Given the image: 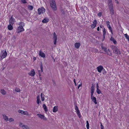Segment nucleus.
<instances>
[{
    "instance_id": "54",
    "label": "nucleus",
    "mask_w": 129,
    "mask_h": 129,
    "mask_svg": "<svg viewBox=\"0 0 129 129\" xmlns=\"http://www.w3.org/2000/svg\"><path fill=\"white\" fill-rule=\"evenodd\" d=\"M100 30V28L99 27H98L97 28V30L99 31Z\"/></svg>"
},
{
    "instance_id": "1",
    "label": "nucleus",
    "mask_w": 129,
    "mask_h": 129,
    "mask_svg": "<svg viewBox=\"0 0 129 129\" xmlns=\"http://www.w3.org/2000/svg\"><path fill=\"white\" fill-rule=\"evenodd\" d=\"M50 6L54 11L57 10V7L55 0H50Z\"/></svg>"
},
{
    "instance_id": "55",
    "label": "nucleus",
    "mask_w": 129,
    "mask_h": 129,
    "mask_svg": "<svg viewBox=\"0 0 129 129\" xmlns=\"http://www.w3.org/2000/svg\"><path fill=\"white\" fill-rule=\"evenodd\" d=\"M41 71H39V75H40V74H41V73H41Z\"/></svg>"
},
{
    "instance_id": "64",
    "label": "nucleus",
    "mask_w": 129,
    "mask_h": 129,
    "mask_svg": "<svg viewBox=\"0 0 129 129\" xmlns=\"http://www.w3.org/2000/svg\"><path fill=\"white\" fill-rule=\"evenodd\" d=\"M105 73V72H103L104 74Z\"/></svg>"
},
{
    "instance_id": "36",
    "label": "nucleus",
    "mask_w": 129,
    "mask_h": 129,
    "mask_svg": "<svg viewBox=\"0 0 129 129\" xmlns=\"http://www.w3.org/2000/svg\"><path fill=\"white\" fill-rule=\"evenodd\" d=\"M109 29L111 31V33L112 34V28L110 26H109L108 27Z\"/></svg>"
},
{
    "instance_id": "57",
    "label": "nucleus",
    "mask_w": 129,
    "mask_h": 129,
    "mask_svg": "<svg viewBox=\"0 0 129 129\" xmlns=\"http://www.w3.org/2000/svg\"><path fill=\"white\" fill-rule=\"evenodd\" d=\"M74 83H75L76 81H75V79H74Z\"/></svg>"
},
{
    "instance_id": "28",
    "label": "nucleus",
    "mask_w": 129,
    "mask_h": 129,
    "mask_svg": "<svg viewBox=\"0 0 129 129\" xmlns=\"http://www.w3.org/2000/svg\"><path fill=\"white\" fill-rule=\"evenodd\" d=\"M103 37L104 39L105 38V35H106V30L105 28H104L103 29Z\"/></svg>"
},
{
    "instance_id": "63",
    "label": "nucleus",
    "mask_w": 129,
    "mask_h": 129,
    "mask_svg": "<svg viewBox=\"0 0 129 129\" xmlns=\"http://www.w3.org/2000/svg\"><path fill=\"white\" fill-rule=\"evenodd\" d=\"M105 73V72H103L104 74Z\"/></svg>"
},
{
    "instance_id": "29",
    "label": "nucleus",
    "mask_w": 129,
    "mask_h": 129,
    "mask_svg": "<svg viewBox=\"0 0 129 129\" xmlns=\"http://www.w3.org/2000/svg\"><path fill=\"white\" fill-rule=\"evenodd\" d=\"M28 9L29 10H32L33 9V7L32 6H31L30 5H28Z\"/></svg>"
},
{
    "instance_id": "41",
    "label": "nucleus",
    "mask_w": 129,
    "mask_h": 129,
    "mask_svg": "<svg viewBox=\"0 0 129 129\" xmlns=\"http://www.w3.org/2000/svg\"><path fill=\"white\" fill-rule=\"evenodd\" d=\"M21 2L23 4H26L27 3L26 1L25 0H21Z\"/></svg>"
},
{
    "instance_id": "6",
    "label": "nucleus",
    "mask_w": 129,
    "mask_h": 129,
    "mask_svg": "<svg viewBox=\"0 0 129 129\" xmlns=\"http://www.w3.org/2000/svg\"><path fill=\"white\" fill-rule=\"evenodd\" d=\"M24 28L22 26H19L18 27L17 29V33H20L22 31H24Z\"/></svg>"
},
{
    "instance_id": "19",
    "label": "nucleus",
    "mask_w": 129,
    "mask_h": 129,
    "mask_svg": "<svg viewBox=\"0 0 129 129\" xmlns=\"http://www.w3.org/2000/svg\"><path fill=\"white\" fill-rule=\"evenodd\" d=\"M3 118L5 121H7L8 120V117L4 114L3 115Z\"/></svg>"
},
{
    "instance_id": "17",
    "label": "nucleus",
    "mask_w": 129,
    "mask_h": 129,
    "mask_svg": "<svg viewBox=\"0 0 129 129\" xmlns=\"http://www.w3.org/2000/svg\"><path fill=\"white\" fill-rule=\"evenodd\" d=\"M91 99L92 100V101L95 104H97L96 99L95 97H92V98H91Z\"/></svg>"
},
{
    "instance_id": "62",
    "label": "nucleus",
    "mask_w": 129,
    "mask_h": 129,
    "mask_svg": "<svg viewBox=\"0 0 129 129\" xmlns=\"http://www.w3.org/2000/svg\"><path fill=\"white\" fill-rule=\"evenodd\" d=\"M105 73H106V72L105 71Z\"/></svg>"
},
{
    "instance_id": "9",
    "label": "nucleus",
    "mask_w": 129,
    "mask_h": 129,
    "mask_svg": "<svg viewBox=\"0 0 129 129\" xmlns=\"http://www.w3.org/2000/svg\"><path fill=\"white\" fill-rule=\"evenodd\" d=\"M37 115L39 118H41V119H43L45 120H47L46 118L44 115L40 114H38Z\"/></svg>"
},
{
    "instance_id": "21",
    "label": "nucleus",
    "mask_w": 129,
    "mask_h": 129,
    "mask_svg": "<svg viewBox=\"0 0 129 129\" xmlns=\"http://www.w3.org/2000/svg\"><path fill=\"white\" fill-rule=\"evenodd\" d=\"M110 40L113 41L114 43L116 44H117V42L116 40L113 38L111 37L110 38Z\"/></svg>"
},
{
    "instance_id": "51",
    "label": "nucleus",
    "mask_w": 129,
    "mask_h": 129,
    "mask_svg": "<svg viewBox=\"0 0 129 129\" xmlns=\"http://www.w3.org/2000/svg\"><path fill=\"white\" fill-rule=\"evenodd\" d=\"M81 85V84H79L78 86V89H79L80 87V86Z\"/></svg>"
},
{
    "instance_id": "25",
    "label": "nucleus",
    "mask_w": 129,
    "mask_h": 129,
    "mask_svg": "<svg viewBox=\"0 0 129 129\" xmlns=\"http://www.w3.org/2000/svg\"><path fill=\"white\" fill-rule=\"evenodd\" d=\"M1 92L3 95H4L6 94V92L4 89H1Z\"/></svg>"
},
{
    "instance_id": "38",
    "label": "nucleus",
    "mask_w": 129,
    "mask_h": 129,
    "mask_svg": "<svg viewBox=\"0 0 129 129\" xmlns=\"http://www.w3.org/2000/svg\"><path fill=\"white\" fill-rule=\"evenodd\" d=\"M40 68L41 70V72H42L43 71V66H42V64H41L40 66Z\"/></svg>"
},
{
    "instance_id": "35",
    "label": "nucleus",
    "mask_w": 129,
    "mask_h": 129,
    "mask_svg": "<svg viewBox=\"0 0 129 129\" xmlns=\"http://www.w3.org/2000/svg\"><path fill=\"white\" fill-rule=\"evenodd\" d=\"M41 100L42 101H43L44 100V96H43L42 93L41 94Z\"/></svg>"
},
{
    "instance_id": "60",
    "label": "nucleus",
    "mask_w": 129,
    "mask_h": 129,
    "mask_svg": "<svg viewBox=\"0 0 129 129\" xmlns=\"http://www.w3.org/2000/svg\"><path fill=\"white\" fill-rule=\"evenodd\" d=\"M116 3H117V4L118 3V2H117V1L116 2Z\"/></svg>"
},
{
    "instance_id": "7",
    "label": "nucleus",
    "mask_w": 129,
    "mask_h": 129,
    "mask_svg": "<svg viewBox=\"0 0 129 129\" xmlns=\"http://www.w3.org/2000/svg\"><path fill=\"white\" fill-rule=\"evenodd\" d=\"M96 69L97 70L98 72L100 73H101L102 71L103 70L105 71V70L104 69L103 67L101 66H99Z\"/></svg>"
},
{
    "instance_id": "31",
    "label": "nucleus",
    "mask_w": 129,
    "mask_h": 129,
    "mask_svg": "<svg viewBox=\"0 0 129 129\" xmlns=\"http://www.w3.org/2000/svg\"><path fill=\"white\" fill-rule=\"evenodd\" d=\"M43 108L46 112L47 111V107L45 104H44L43 105Z\"/></svg>"
},
{
    "instance_id": "20",
    "label": "nucleus",
    "mask_w": 129,
    "mask_h": 129,
    "mask_svg": "<svg viewBox=\"0 0 129 129\" xmlns=\"http://www.w3.org/2000/svg\"><path fill=\"white\" fill-rule=\"evenodd\" d=\"M2 53L3 54L2 56H7V53L6 50L3 51Z\"/></svg>"
},
{
    "instance_id": "4",
    "label": "nucleus",
    "mask_w": 129,
    "mask_h": 129,
    "mask_svg": "<svg viewBox=\"0 0 129 129\" xmlns=\"http://www.w3.org/2000/svg\"><path fill=\"white\" fill-rule=\"evenodd\" d=\"M45 11V9L43 7L39 8L38 9V13L40 15L41 13H44Z\"/></svg>"
},
{
    "instance_id": "40",
    "label": "nucleus",
    "mask_w": 129,
    "mask_h": 129,
    "mask_svg": "<svg viewBox=\"0 0 129 129\" xmlns=\"http://www.w3.org/2000/svg\"><path fill=\"white\" fill-rule=\"evenodd\" d=\"M106 23L107 24V27H108L109 26H110V22L109 21H106Z\"/></svg>"
},
{
    "instance_id": "61",
    "label": "nucleus",
    "mask_w": 129,
    "mask_h": 129,
    "mask_svg": "<svg viewBox=\"0 0 129 129\" xmlns=\"http://www.w3.org/2000/svg\"><path fill=\"white\" fill-rule=\"evenodd\" d=\"M75 86H76V82L75 83Z\"/></svg>"
},
{
    "instance_id": "58",
    "label": "nucleus",
    "mask_w": 129,
    "mask_h": 129,
    "mask_svg": "<svg viewBox=\"0 0 129 129\" xmlns=\"http://www.w3.org/2000/svg\"><path fill=\"white\" fill-rule=\"evenodd\" d=\"M103 27V26L102 25H100V27L101 28H102Z\"/></svg>"
},
{
    "instance_id": "56",
    "label": "nucleus",
    "mask_w": 129,
    "mask_h": 129,
    "mask_svg": "<svg viewBox=\"0 0 129 129\" xmlns=\"http://www.w3.org/2000/svg\"><path fill=\"white\" fill-rule=\"evenodd\" d=\"M52 59H53V60L54 62H55V59L53 57H52Z\"/></svg>"
},
{
    "instance_id": "37",
    "label": "nucleus",
    "mask_w": 129,
    "mask_h": 129,
    "mask_svg": "<svg viewBox=\"0 0 129 129\" xmlns=\"http://www.w3.org/2000/svg\"><path fill=\"white\" fill-rule=\"evenodd\" d=\"M18 112L22 114H23L24 112V111L22 110H19L18 111Z\"/></svg>"
},
{
    "instance_id": "50",
    "label": "nucleus",
    "mask_w": 129,
    "mask_h": 129,
    "mask_svg": "<svg viewBox=\"0 0 129 129\" xmlns=\"http://www.w3.org/2000/svg\"><path fill=\"white\" fill-rule=\"evenodd\" d=\"M12 39H16V37H15V36H13V37H12Z\"/></svg>"
},
{
    "instance_id": "10",
    "label": "nucleus",
    "mask_w": 129,
    "mask_h": 129,
    "mask_svg": "<svg viewBox=\"0 0 129 129\" xmlns=\"http://www.w3.org/2000/svg\"><path fill=\"white\" fill-rule=\"evenodd\" d=\"M113 52L115 53L116 54H118L119 53V51L118 49L116 47L113 46Z\"/></svg>"
},
{
    "instance_id": "26",
    "label": "nucleus",
    "mask_w": 129,
    "mask_h": 129,
    "mask_svg": "<svg viewBox=\"0 0 129 129\" xmlns=\"http://www.w3.org/2000/svg\"><path fill=\"white\" fill-rule=\"evenodd\" d=\"M11 25V24H10L8 27V29L9 30H11L13 29V27L12 26V25Z\"/></svg>"
},
{
    "instance_id": "8",
    "label": "nucleus",
    "mask_w": 129,
    "mask_h": 129,
    "mask_svg": "<svg viewBox=\"0 0 129 129\" xmlns=\"http://www.w3.org/2000/svg\"><path fill=\"white\" fill-rule=\"evenodd\" d=\"M53 40L54 43L55 45L56 43V40L57 39V35L55 33H54L53 34Z\"/></svg>"
},
{
    "instance_id": "18",
    "label": "nucleus",
    "mask_w": 129,
    "mask_h": 129,
    "mask_svg": "<svg viewBox=\"0 0 129 129\" xmlns=\"http://www.w3.org/2000/svg\"><path fill=\"white\" fill-rule=\"evenodd\" d=\"M40 102V103H41V102L40 101V96L38 95L37 97V104L39 105V104Z\"/></svg>"
},
{
    "instance_id": "5",
    "label": "nucleus",
    "mask_w": 129,
    "mask_h": 129,
    "mask_svg": "<svg viewBox=\"0 0 129 129\" xmlns=\"http://www.w3.org/2000/svg\"><path fill=\"white\" fill-rule=\"evenodd\" d=\"M75 110L76 111V113L79 118H80L81 117V115L78 109V107L76 105L75 106Z\"/></svg>"
},
{
    "instance_id": "59",
    "label": "nucleus",
    "mask_w": 129,
    "mask_h": 129,
    "mask_svg": "<svg viewBox=\"0 0 129 129\" xmlns=\"http://www.w3.org/2000/svg\"><path fill=\"white\" fill-rule=\"evenodd\" d=\"M105 39L103 38V39L102 41H103Z\"/></svg>"
},
{
    "instance_id": "27",
    "label": "nucleus",
    "mask_w": 129,
    "mask_h": 129,
    "mask_svg": "<svg viewBox=\"0 0 129 129\" xmlns=\"http://www.w3.org/2000/svg\"><path fill=\"white\" fill-rule=\"evenodd\" d=\"M91 92H94V91L95 90V89L94 86L92 85L91 87Z\"/></svg>"
},
{
    "instance_id": "39",
    "label": "nucleus",
    "mask_w": 129,
    "mask_h": 129,
    "mask_svg": "<svg viewBox=\"0 0 129 129\" xmlns=\"http://www.w3.org/2000/svg\"><path fill=\"white\" fill-rule=\"evenodd\" d=\"M15 91L17 92H20V89L18 88H16L15 89Z\"/></svg>"
},
{
    "instance_id": "24",
    "label": "nucleus",
    "mask_w": 129,
    "mask_h": 129,
    "mask_svg": "<svg viewBox=\"0 0 129 129\" xmlns=\"http://www.w3.org/2000/svg\"><path fill=\"white\" fill-rule=\"evenodd\" d=\"M18 25H19V26L21 27L22 26V27H23L25 25L24 23L22 22H20L19 23Z\"/></svg>"
},
{
    "instance_id": "11",
    "label": "nucleus",
    "mask_w": 129,
    "mask_h": 129,
    "mask_svg": "<svg viewBox=\"0 0 129 129\" xmlns=\"http://www.w3.org/2000/svg\"><path fill=\"white\" fill-rule=\"evenodd\" d=\"M15 21V19L13 18L12 17H11L9 20V24H11V25H13Z\"/></svg>"
},
{
    "instance_id": "2",
    "label": "nucleus",
    "mask_w": 129,
    "mask_h": 129,
    "mask_svg": "<svg viewBox=\"0 0 129 129\" xmlns=\"http://www.w3.org/2000/svg\"><path fill=\"white\" fill-rule=\"evenodd\" d=\"M108 4L109 7L110 14H111L113 15L114 14V12L112 0H108Z\"/></svg>"
},
{
    "instance_id": "16",
    "label": "nucleus",
    "mask_w": 129,
    "mask_h": 129,
    "mask_svg": "<svg viewBox=\"0 0 129 129\" xmlns=\"http://www.w3.org/2000/svg\"><path fill=\"white\" fill-rule=\"evenodd\" d=\"M39 54L41 56H45V54L41 50L39 51Z\"/></svg>"
},
{
    "instance_id": "12",
    "label": "nucleus",
    "mask_w": 129,
    "mask_h": 129,
    "mask_svg": "<svg viewBox=\"0 0 129 129\" xmlns=\"http://www.w3.org/2000/svg\"><path fill=\"white\" fill-rule=\"evenodd\" d=\"M96 21L94 20L93 22V24L91 25V27L92 29L96 27Z\"/></svg>"
},
{
    "instance_id": "14",
    "label": "nucleus",
    "mask_w": 129,
    "mask_h": 129,
    "mask_svg": "<svg viewBox=\"0 0 129 129\" xmlns=\"http://www.w3.org/2000/svg\"><path fill=\"white\" fill-rule=\"evenodd\" d=\"M80 45V44L79 43H76L75 44V47L77 49L79 48Z\"/></svg>"
},
{
    "instance_id": "42",
    "label": "nucleus",
    "mask_w": 129,
    "mask_h": 129,
    "mask_svg": "<svg viewBox=\"0 0 129 129\" xmlns=\"http://www.w3.org/2000/svg\"><path fill=\"white\" fill-rule=\"evenodd\" d=\"M28 114V112L27 111H24L23 113V114L24 115H27Z\"/></svg>"
},
{
    "instance_id": "23",
    "label": "nucleus",
    "mask_w": 129,
    "mask_h": 129,
    "mask_svg": "<svg viewBox=\"0 0 129 129\" xmlns=\"http://www.w3.org/2000/svg\"><path fill=\"white\" fill-rule=\"evenodd\" d=\"M22 129H29V127L26 125H24L22 126Z\"/></svg>"
},
{
    "instance_id": "46",
    "label": "nucleus",
    "mask_w": 129,
    "mask_h": 129,
    "mask_svg": "<svg viewBox=\"0 0 129 129\" xmlns=\"http://www.w3.org/2000/svg\"><path fill=\"white\" fill-rule=\"evenodd\" d=\"M23 125H23V124L22 123H20V124H19V126H20L21 127H22V126Z\"/></svg>"
},
{
    "instance_id": "22",
    "label": "nucleus",
    "mask_w": 129,
    "mask_h": 129,
    "mask_svg": "<svg viewBox=\"0 0 129 129\" xmlns=\"http://www.w3.org/2000/svg\"><path fill=\"white\" fill-rule=\"evenodd\" d=\"M58 110V108L57 107L55 106L53 107V111L54 112H56Z\"/></svg>"
},
{
    "instance_id": "15",
    "label": "nucleus",
    "mask_w": 129,
    "mask_h": 129,
    "mask_svg": "<svg viewBox=\"0 0 129 129\" xmlns=\"http://www.w3.org/2000/svg\"><path fill=\"white\" fill-rule=\"evenodd\" d=\"M49 20L47 18H46L42 21V22L43 23H46L49 21Z\"/></svg>"
},
{
    "instance_id": "34",
    "label": "nucleus",
    "mask_w": 129,
    "mask_h": 129,
    "mask_svg": "<svg viewBox=\"0 0 129 129\" xmlns=\"http://www.w3.org/2000/svg\"><path fill=\"white\" fill-rule=\"evenodd\" d=\"M96 91L98 94H100V93H101V91H100V90L99 89H97L96 90Z\"/></svg>"
},
{
    "instance_id": "30",
    "label": "nucleus",
    "mask_w": 129,
    "mask_h": 129,
    "mask_svg": "<svg viewBox=\"0 0 129 129\" xmlns=\"http://www.w3.org/2000/svg\"><path fill=\"white\" fill-rule=\"evenodd\" d=\"M22 10L23 12L21 13V14L22 15H24V14L26 13L27 12V10L25 9H22Z\"/></svg>"
},
{
    "instance_id": "48",
    "label": "nucleus",
    "mask_w": 129,
    "mask_h": 129,
    "mask_svg": "<svg viewBox=\"0 0 129 129\" xmlns=\"http://www.w3.org/2000/svg\"><path fill=\"white\" fill-rule=\"evenodd\" d=\"M96 88H97V89H99V87L98 85V83H97L96 84Z\"/></svg>"
},
{
    "instance_id": "49",
    "label": "nucleus",
    "mask_w": 129,
    "mask_h": 129,
    "mask_svg": "<svg viewBox=\"0 0 129 129\" xmlns=\"http://www.w3.org/2000/svg\"><path fill=\"white\" fill-rule=\"evenodd\" d=\"M4 57L3 58V57H0V60H2L4 58V57Z\"/></svg>"
},
{
    "instance_id": "33",
    "label": "nucleus",
    "mask_w": 129,
    "mask_h": 129,
    "mask_svg": "<svg viewBox=\"0 0 129 129\" xmlns=\"http://www.w3.org/2000/svg\"><path fill=\"white\" fill-rule=\"evenodd\" d=\"M86 126L87 129L89 128V125L88 121L87 120L86 121Z\"/></svg>"
},
{
    "instance_id": "44",
    "label": "nucleus",
    "mask_w": 129,
    "mask_h": 129,
    "mask_svg": "<svg viewBox=\"0 0 129 129\" xmlns=\"http://www.w3.org/2000/svg\"><path fill=\"white\" fill-rule=\"evenodd\" d=\"M102 13L101 12H99L98 14V15L99 17H101L102 16Z\"/></svg>"
},
{
    "instance_id": "45",
    "label": "nucleus",
    "mask_w": 129,
    "mask_h": 129,
    "mask_svg": "<svg viewBox=\"0 0 129 129\" xmlns=\"http://www.w3.org/2000/svg\"><path fill=\"white\" fill-rule=\"evenodd\" d=\"M91 93V98H92V97H94V96H93V92H90Z\"/></svg>"
},
{
    "instance_id": "43",
    "label": "nucleus",
    "mask_w": 129,
    "mask_h": 129,
    "mask_svg": "<svg viewBox=\"0 0 129 129\" xmlns=\"http://www.w3.org/2000/svg\"><path fill=\"white\" fill-rule=\"evenodd\" d=\"M9 121L10 122L13 121H14V119L12 118H10L9 120Z\"/></svg>"
},
{
    "instance_id": "3",
    "label": "nucleus",
    "mask_w": 129,
    "mask_h": 129,
    "mask_svg": "<svg viewBox=\"0 0 129 129\" xmlns=\"http://www.w3.org/2000/svg\"><path fill=\"white\" fill-rule=\"evenodd\" d=\"M102 49L103 50L105 51V54H107L109 56H111L112 55V53L110 51L109 49H107V48L105 47H103L102 46H101Z\"/></svg>"
},
{
    "instance_id": "32",
    "label": "nucleus",
    "mask_w": 129,
    "mask_h": 129,
    "mask_svg": "<svg viewBox=\"0 0 129 129\" xmlns=\"http://www.w3.org/2000/svg\"><path fill=\"white\" fill-rule=\"evenodd\" d=\"M124 37L126 38L127 39L128 41H129V36L127 34H126L124 35Z\"/></svg>"
},
{
    "instance_id": "53",
    "label": "nucleus",
    "mask_w": 129,
    "mask_h": 129,
    "mask_svg": "<svg viewBox=\"0 0 129 129\" xmlns=\"http://www.w3.org/2000/svg\"><path fill=\"white\" fill-rule=\"evenodd\" d=\"M94 50L96 52H97L98 51V50L97 49H94Z\"/></svg>"
},
{
    "instance_id": "47",
    "label": "nucleus",
    "mask_w": 129,
    "mask_h": 129,
    "mask_svg": "<svg viewBox=\"0 0 129 129\" xmlns=\"http://www.w3.org/2000/svg\"><path fill=\"white\" fill-rule=\"evenodd\" d=\"M101 129H104V127L103 126V125H102V123L101 124Z\"/></svg>"
},
{
    "instance_id": "52",
    "label": "nucleus",
    "mask_w": 129,
    "mask_h": 129,
    "mask_svg": "<svg viewBox=\"0 0 129 129\" xmlns=\"http://www.w3.org/2000/svg\"><path fill=\"white\" fill-rule=\"evenodd\" d=\"M36 59V57H34L33 59L34 61H35Z\"/></svg>"
},
{
    "instance_id": "13",
    "label": "nucleus",
    "mask_w": 129,
    "mask_h": 129,
    "mask_svg": "<svg viewBox=\"0 0 129 129\" xmlns=\"http://www.w3.org/2000/svg\"><path fill=\"white\" fill-rule=\"evenodd\" d=\"M35 74V73L34 69L32 70L31 72L29 73V75L31 76H34Z\"/></svg>"
}]
</instances>
